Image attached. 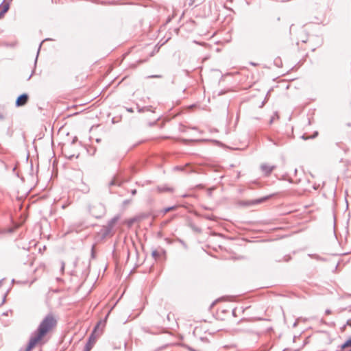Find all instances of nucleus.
Wrapping results in <instances>:
<instances>
[{
	"mask_svg": "<svg viewBox=\"0 0 351 351\" xmlns=\"http://www.w3.org/2000/svg\"><path fill=\"white\" fill-rule=\"evenodd\" d=\"M58 324V317L54 314L50 313L46 315L40 322L37 330L29 339V343L25 351H31L38 345L45 343V337L51 332Z\"/></svg>",
	"mask_w": 351,
	"mask_h": 351,
	"instance_id": "obj_1",
	"label": "nucleus"
},
{
	"mask_svg": "<svg viewBox=\"0 0 351 351\" xmlns=\"http://www.w3.org/2000/svg\"><path fill=\"white\" fill-rule=\"evenodd\" d=\"M1 287H2V282L0 281V289L1 288Z\"/></svg>",
	"mask_w": 351,
	"mask_h": 351,
	"instance_id": "obj_11",
	"label": "nucleus"
},
{
	"mask_svg": "<svg viewBox=\"0 0 351 351\" xmlns=\"http://www.w3.org/2000/svg\"><path fill=\"white\" fill-rule=\"evenodd\" d=\"M348 325H350V326H351V320H349V321L348 322Z\"/></svg>",
	"mask_w": 351,
	"mask_h": 351,
	"instance_id": "obj_10",
	"label": "nucleus"
},
{
	"mask_svg": "<svg viewBox=\"0 0 351 351\" xmlns=\"http://www.w3.org/2000/svg\"><path fill=\"white\" fill-rule=\"evenodd\" d=\"M99 325H97L93 332L91 334V335L89 337L88 342L87 343L86 346V351H90V350L93 348V345L96 342L97 337L95 336V333L96 332L97 328H98Z\"/></svg>",
	"mask_w": 351,
	"mask_h": 351,
	"instance_id": "obj_2",
	"label": "nucleus"
},
{
	"mask_svg": "<svg viewBox=\"0 0 351 351\" xmlns=\"http://www.w3.org/2000/svg\"><path fill=\"white\" fill-rule=\"evenodd\" d=\"M172 209H173L172 208H167V209L165 210V212H168V211H169V210H172Z\"/></svg>",
	"mask_w": 351,
	"mask_h": 351,
	"instance_id": "obj_9",
	"label": "nucleus"
},
{
	"mask_svg": "<svg viewBox=\"0 0 351 351\" xmlns=\"http://www.w3.org/2000/svg\"><path fill=\"white\" fill-rule=\"evenodd\" d=\"M274 169V167L269 164L264 163L261 165V169L265 176H269Z\"/></svg>",
	"mask_w": 351,
	"mask_h": 351,
	"instance_id": "obj_4",
	"label": "nucleus"
},
{
	"mask_svg": "<svg viewBox=\"0 0 351 351\" xmlns=\"http://www.w3.org/2000/svg\"><path fill=\"white\" fill-rule=\"evenodd\" d=\"M3 118V115L0 114V119H1Z\"/></svg>",
	"mask_w": 351,
	"mask_h": 351,
	"instance_id": "obj_12",
	"label": "nucleus"
},
{
	"mask_svg": "<svg viewBox=\"0 0 351 351\" xmlns=\"http://www.w3.org/2000/svg\"><path fill=\"white\" fill-rule=\"evenodd\" d=\"M9 4L8 3H5L0 8V19L3 16V15L8 12L9 10Z\"/></svg>",
	"mask_w": 351,
	"mask_h": 351,
	"instance_id": "obj_5",
	"label": "nucleus"
},
{
	"mask_svg": "<svg viewBox=\"0 0 351 351\" xmlns=\"http://www.w3.org/2000/svg\"><path fill=\"white\" fill-rule=\"evenodd\" d=\"M270 196H266L260 199H254L252 202V204H260L269 199Z\"/></svg>",
	"mask_w": 351,
	"mask_h": 351,
	"instance_id": "obj_8",
	"label": "nucleus"
},
{
	"mask_svg": "<svg viewBox=\"0 0 351 351\" xmlns=\"http://www.w3.org/2000/svg\"><path fill=\"white\" fill-rule=\"evenodd\" d=\"M351 348V337H349L341 346L340 350L344 351L346 349Z\"/></svg>",
	"mask_w": 351,
	"mask_h": 351,
	"instance_id": "obj_6",
	"label": "nucleus"
},
{
	"mask_svg": "<svg viewBox=\"0 0 351 351\" xmlns=\"http://www.w3.org/2000/svg\"><path fill=\"white\" fill-rule=\"evenodd\" d=\"M29 97L27 94H23L20 95L16 101V105L17 106H22L27 104L28 101Z\"/></svg>",
	"mask_w": 351,
	"mask_h": 351,
	"instance_id": "obj_3",
	"label": "nucleus"
},
{
	"mask_svg": "<svg viewBox=\"0 0 351 351\" xmlns=\"http://www.w3.org/2000/svg\"><path fill=\"white\" fill-rule=\"evenodd\" d=\"M188 1V4L189 5L191 6V5H199L201 3H202L204 0H186Z\"/></svg>",
	"mask_w": 351,
	"mask_h": 351,
	"instance_id": "obj_7",
	"label": "nucleus"
}]
</instances>
